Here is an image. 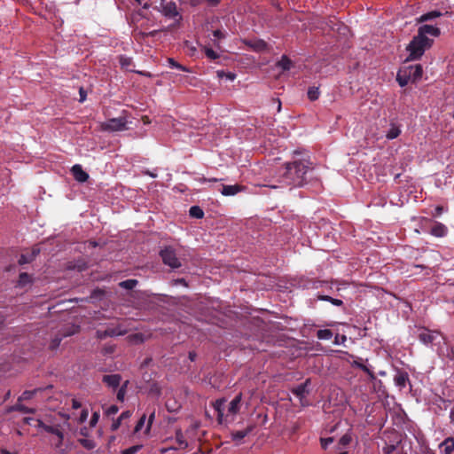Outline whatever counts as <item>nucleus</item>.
I'll return each mask as SVG.
<instances>
[{"mask_svg":"<svg viewBox=\"0 0 454 454\" xmlns=\"http://www.w3.org/2000/svg\"><path fill=\"white\" fill-rule=\"evenodd\" d=\"M71 406H72V409L77 410L82 407V403L79 400H77L75 398H72L71 399Z\"/></svg>","mask_w":454,"mask_h":454,"instance_id":"48","label":"nucleus"},{"mask_svg":"<svg viewBox=\"0 0 454 454\" xmlns=\"http://www.w3.org/2000/svg\"><path fill=\"white\" fill-rule=\"evenodd\" d=\"M246 187L240 184L223 185L221 193L223 196H234L239 192L245 191Z\"/></svg>","mask_w":454,"mask_h":454,"instance_id":"14","label":"nucleus"},{"mask_svg":"<svg viewBox=\"0 0 454 454\" xmlns=\"http://www.w3.org/2000/svg\"><path fill=\"white\" fill-rule=\"evenodd\" d=\"M352 365L355 366V367H357V368H360L362 369L364 372L369 373L372 375L370 370L364 364H362L361 362L357 361V360H355L353 363H352Z\"/></svg>","mask_w":454,"mask_h":454,"instance_id":"41","label":"nucleus"},{"mask_svg":"<svg viewBox=\"0 0 454 454\" xmlns=\"http://www.w3.org/2000/svg\"><path fill=\"white\" fill-rule=\"evenodd\" d=\"M154 416H155V411H153L151 412V414L149 415V419H148L147 425L145 427V434H148L150 432L151 427H152L153 419H154Z\"/></svg>","mask_w":454,"mask_h":454,"instance_id":"40","label":"nucleus"},{"mask_svg":"<svg viewBox=\"0 0 454 454\" xmlns=\"http://www.w3.org/2000/svg\"><path fill=\"white\" fill-rule=\"evenodd\" d=\"M450 421H451V423L454 425V409H452V410L450 411Z\"/></svg>","mask_w":454,"mask_h":454,"instance_id":"60","label":"nucleus"},{"mask_svg":"<svg viewBox=\"0 0 454 454\" xmlns=\"http://www.w3.org/2000/svg\"><path fill=\"white\" fill-rule=\"evenodd\" d=\"M119 408L116 405H111L107 410L106 411V414L107 416L114 415L118 412Z\"/></svg>","mask_w":454,"mask_h":454,"instance_id":"43","label":"nucleus"},{"mask_svg":"<svg viewBox=\"0 0 454 454\" xmlns=\"http://www.w3.org/2000/svg\"><path fill=\"white\" fill-rule=\"evenodd\" d=\"M131 416V412L129 411H123L121 416L119 417V419L121 420L122 419H129V417Z\"/></svg>","mask_w":454,"mask_h":454,"instance_id":"53","label":"nucleus"},{"mask_svg":"<svg viewBox=\"0 0 454 454\" xmlns=\"http://www.w3.org/2000/svg\"><path fill=\"white\" fill-rule=\"evenodd\" d=\"M213 35L216 38H223L224 37V34L221 30H218V29L215 30L213 32Z\"/></svg>","mask_w":454,"mask_h":454,"instance_id":"54","label":"nucleus"},{"mask_svg":"<svg viewBox=\"0 0 454 454\" xmlns=\"http://www.w3.org/2000/svg\"><path fill=\"white\" fill-rule=\"evenodd\" d=\"M440 449L444 454H451L454 450V439L452 437L446 438L440 444Z\"/></svg>","mask_w":454,"mask_h":454,"instance_id":"20","label":"nucleus"},{"mask_svg":"<svg viewBox=\"0 0 454 454\" xmlns=\"http://www.w3.org/2000/svg\"><path fill=\"white\" fill-rule=\"evenodd\" d=\"M38 253L39 250L34 248L30 254H21L18 261L19 264L23 265L31 262Z\"/></svg>","mask_w":454,"mask_h":454,"instance_id":"23","label":"nucleus"},{"mask_svg":"<svg viewBox=\"0 0 454 454\" xmlns=\"http://www.w3.org/2000/svg\"><path fill=\"white\" fill-rule=\"evenodd\" d=\"M129 340L130 342H143L144 338L142 333H135L129 336Z\"/></svg>","mask_w":454,"mask_h":454,"instance_id":"37","label":"nucleus"},{"mask_svg":"<svg viewBox=\"0 0 454 454\" xmlns=\"http://www.w3.org/2000/svg\"><path fill=\"white\" fill-rule=\"evenodd\" d=\"M395 445H387L383 450L386 454H390L395 450Z\"/></svg>","mask_w":454,"mask_h":454,"instance_id":"51","label":"nucleus"},{"mask_svg":"<svg viewBox=\"0 0 454 454\" xmlns=\"http://www.w3.org/2000/svg\"><path fill=\"white\" fill-rule=\"evenodd\" d=\"M114 351V348L112 347L110 348H106V353H112Z\"/></svg>","mask_w":454,"mask_h":454,"instance_id":"62","label":"nucleus"},{"mask_svg":"<svg viewBox=\"0 0 454 454\" xmlns=\"http://www.w3.org/2000/svg\"><path fill=\"white\" fill-rule=\"evenodd\" d=\"M333 442V439L332 437L322 438L321 439V446L323 449H326Z\"/></svg>","mask_w":454,"mask_h":454,"instance_id":"44","label":"nucleus"},{"mask_svg":"<svg viewBox=\"0 0 454 454\" xmlns=\"http://www.w3.org/2000/svg\"><path fill=\"white\" fill-rule=\"evenodd\" d=\"M346 340H347V337L345 335L337 334L334 338L333 342L336 345H340V344H344Z\"/></svg>","mask_w":454,"mask_h":454,"instance_id":"42","label":"nucleus"},{"mask_svg":"<svg viewBox=\"0 0 454 454\" xmlns=\"http://www.w3.org/2000/svg\"><path fill=\"white\" fill-rule=\"evenodd\" d=\"M252 431V427H248L244 430H239L232 433V439L234 441H241Z\"/></svg>","mask_w":454,"mask_h":454,"instance_id":"26","label":"nucleus"},{"mask_svg":"<svg viewBox=\"0 0 454 454\" xmlns=\"http://www.w3.org/2000/svg\"><path fill=\"white\" fill-rule=\"evenodd\" d=\"M60 341H61V338H55L54 340H52V341L51 343V348L54 349V348H58Z\"/></svg>","mask_w":454,"mask_h":454,"instance_id":"50","label":"nucleus"},{"mask_svg":"<svg viewBox=\"0 0 454 454\" xmlns=\"http://www.w3.org/2000/svg\"><path fill=\"white\" fill-rule=\"evenodd\" d=\"M176 446H175L174 448L176 450H183L188 446V443L185 441L184 434L180 430L176 431Z\"/></svg>","mask_w":454,"mask_h":454,"instance_id":"24","label":"nucleus"},{"mask_svg":"<svg viewBox=\"0 0 454 454\" xmlns=\"http://www.w3.org/2000/svg\"><path fill=\"white\" fill-rule=\"evenodd\" d=\"M217 75H218V77H223V75H225L226 78L231 80V81H233L236 78V75L234 74L228 73V74H225L223 71H218L217 72Z\"/></svg>","mask_w":454,"mask_h":454,"instance_id":"46","label":"nucleus"},{"mask_svg":"<svg viewBox=\"0 0 454 454\" xmlns=\"http://www.w3.org/2000/svg\"><path fill=\"white\" fill-rule=\"evenodd\" d=\"M418 35L422 37H427V35L436 37L440 35V29L432 25H423L419 27Z\"/></svg>","mask_w":454,"mask_h":454,"instance_id":"12","label":"nucleus"},{"mask_svg":"<svg viewBox=\"0 0 454 454\" xmlns=\"http://www.w3.org/2000/svg\"><path fill=\"white\" fill-rule=\"evenodd\" d=\"M405 69L407 70L408 74H410L411 82H416V81L419 80L422 76L423 70H422L421 65L418 64V65H414V66H409V67H405Z\"/></svg>","mask_w":454,"mask_h":454,"instance_id":"17","label":"nucleus"},{"mask_svg":"<svg viewBox=\"0 0 454 454\" xmlns=\"http://www.w3.org/2000/svg\"><path fill=\"white\" fill-rule=\"evenodd\" d=\"M319 299L322 300V301H330L332 304H333L335 306H340L343 303L341 300L332 298V297L327 296V295L319 296Z\"/></svg>","mask_w":454,"mask_h":454,"instance_id":"33","label":"nucleus"},{"mask_svg":"<svg viewBox=\"0 0 454 454\" xmlns=\"http://www.w3.org/2000/svg\"><path fill=\"white\" fill-rule=\"evenodd\" d=\"M319 96V91L317 88H310L308 91V97L310 100H316L317 99Z\"/></svg>","mask_w":454,"mask_h":454,"instance_id":"36","label":"nucleus"},{"mask_svg":"<svg viewBox=\"0 0 454 454\" xmlns=\"http://www.w3.org/2000/svg\"><path fill=\"white\" fill-rule=\"evenodd\" d=\"M130 62H131V59L129 58L121 57V59H120V64L121 65L122 67L128 68Z\"/></svg>","mask_w":454,"mask_h":454,"instance_id":"45","label":"nucleus"},{"mask_svg":"<svg viewBox=\"0 0 454 454\" xmlns=\"http://www.w3.org/2000/svg\"><path fill=\"white\" fill-rule=\"evenodd\" d=\"M99 417H100V415H99L98 411H94L92 413V416H91L90 420V427H96V425L98 422Z\"/></svg>","mask_w":454,"mask_h":454,"instance_id":"38","label":"nucleus"},{"mask_svg":"<svg viewBox=\"0 0 454 454\" xmlns=\"http://www.w3.org/2000/svg\"><path fill=\"white\" fill-rule=\"evenodd\" d=\"M189 356H190V359H191L192 361H193V360H194V358H195V354H193V353H192V352H191V353L189 354Z\"/></svg>","mask_w":454,"mask_h":454,"instance_id":"63","label":"nucleus"},{"mask_svg":"<svg viewBox=\"0 0 454 454\" xmlns=\"http://www.w3.org/2000/svg\"><path fill=\"white\" fill-rule=\"evenodd\" d=\"M145 420H146V415H145V414H144V415L139 419V420H138L137 424V425H136V427H135V433L139 432V431L143 428V427H144V425H145Z\"/></svg>","mask_w":454,"mask_h":454,"instance_id":"39","label":"nucleus"},{"mask_svg":"<svg viewBox=\"0 0 454 454\" xmlns=\"http://www.w3.org/2000/svg\"><path fill=\"white\" fill-rule=\"evenodd\" d=\"M160 12L164 16L169 19H175L178 16L176 5L172 1L165 2L162 0L160 4Z\"/></svg>","mask_w":454,"mask_h":454,"instance_id":"7","label":"nucleus"},{"mask_svg":"<svg viewBox=\"0 0 454 454\" xmlns=\"http://www.w3.org/2000/svg\"><path fill=\"white\" fill-rule=\"evenodd\" d=\"M395 386L404 388L409 382V375L406 372L398 370L394 377Z\"/></svg>","mask_w":454,"mask_h":454,"instance_id":"15","label":"nucleus"},{"mask_svg":"<svg viewBox=\"0 0 454 454\" xmlns=\"http://www.w3.org/2000/svg\"><path fill=\"white\" fill-rule=\"evenodd\" d=\"M317 337L319 340H330L333 337V333L328 329L318 330L317 333Z\"/></svg>","mask_w":454,"mask_h":454,"instance_id":"28","label":"nucleus"},{"mask_svg":"<svg viewBox=\"0 0 454 454\" xmlns=\"http://www.w3.org/2000/svg\"><path fill=\"white\" fill-rule=\"evenodd\" d=\"M396 81L398 82L399 85L401 87H404L406 86L410 82H411V76L410 74H408L407 70L405 69V67L402 68L399 70V72L397 73V76H396Z\"/></svg>","mask_w":454,"mask_h":454,"instance_id":"18","label":"nucleus"},{"mask_svg":"<svg viewBox=\"0 0 454 454\" xmlns=\"http://www.w3.org/2000/svg\"><path fill=\"white\" fill-rule=\"evenodd\" d=\"M126 395V390L124 387H120V389L117 392V399L121 402H123Z\"/></svg>","mask_w":454,"mask_h":454,"instance_id":"47","label":"nucleus"},{"mask_svg":"<svg viewBox=\"0 0 454 454\" xmlns=\"http://www.w3.org/2000/svg\"><path fill=\"white\" fill-rule=\"evenodd\" d=\"M246 45H247L251 50L256 52H263L268 51V44L265 41L262 39H255L250 41H244Z\"/></svg>","mask_w":454,"mask_h":454,"instance_id":"10","label":"nucleus"},{"mask_svg":"<svg viewBox=\"0 0 454 454\" xmlns=\"http://www.w3.org/2000/svg\"><path fill=\"white\" fill-rule=\"evenodd\" d=\"M121 420L120 419H118L116 421H114V422L113 423V425H112V429H113V430H116V429L120 427V425H121Z\"/></svg>","mask_w":454,"mask_h":454,"instance_id":"55","label":"nucleus"},{"mask_svg":"<svg viewBox=\"0 0 454 454\" xmlns=\"http://www.w3.org/2000/svg\"><path fill=\"white\" fill-rule=\"evenodd\" d=\"M204 52L210 59H216L219 58V54L209 47H204Z\"/></svg>","mask_w":454,"mask_h":454,"instance_id":"34","label":"nucleus"},{"mask_svg":"<svg viewBox=\"0 0 454 454\" xmlns=\"http://www.w3.org/2000/svg\"><path fill=\"white\" fill-rule=\"evenodd\" d=\"M33 395V393L32 392H29V391H25L22 395V398L23 399H28L30 398L31 396Z\"/></svg>","mask_w":454,"mask_h":454,"instance_id":"58","label":"nucleus"},{"mask_svg":"<svg viewBox=\"0 0 454 454\" xmlns=\"http://www.w3.org/2000/svg\"><path fill=\"white\" fill-rule=\"evenodd\" d=\"M439 336V332L423 329L419 333V340L425 345L432 344Z\"/></svg>","mask_w":454,"mask_h":454,"instance_id":"8","label":"nucleus"},{"mask_svg":"<svg viewBox=\"0 0 454 454\" xmlns=\"http://www.w3.org/2000/svg\"><path fill=\"white\" fill-rule=\"evenodd\" d=\"M141 448H142L141 445H134L128 449L123 450L121 454H136L140 450Z\"/></svg>","mask_w":454,"mask_h":454,"instance_id":"35","label":"nucleus"},{"mask_svg":"<svg viewBox=\"0 0 454 454\" xmlns=\"http://www.w3.org/2000/svg\"><path fill=\"white\" fill-rule=\"evenodd\" d=\"M84 446L89 449L93 448V445L90 442L85 443Z\"/></svg>","mask_w":454,"mask_h":454,"instance_id":"64","label":"nucleus"},{"mask_svg":"<svg viewBox=\"0 0 454 454\" xmlns=\"http://www.w3.org/2000/svg\"><path fill=\"white\" fill-rule=\"evenodd\" d=\"M209 4H211L212 5H216L220 0H207Z\"/></svg>","mask_w":454,"mask_h":454,"instance_id":"61","label":"nucleus"},{"mask_svg":"<svg viewBox=\"0 0 454 454\" xmlns=\"http://www.w3.org/2000/svg\"><path fill=\"white\" fill-rule=\"evenodd\" d=\"M79 330V327L78 326H75V325H73L72 326V330L71 331H67V332H65L63 333V336H70V335H73L75 333H77Z\"/></svg>","mask_w":454,"mask_h":454,"instance_id":"49","label":"nucleus"},{"mask_svg":"<svg viewBox=\"0 0 454 454\" xmlns=\"http://www.w3.org/2000/svg\"><path fill=\"white\" fill-rule=\"evenodd\" d=\"M168 63L169 67H172V68H177V69H179L181 71H184V72H190V70L186 67L177 63L172 58H168Z\"/></svg>","mask_w":454,"mask_h":454,"instance_id":"29","label":"nucleus"},{"mask_svg":"<svg viewBox=\"0 0 454 454\" xmlns=\"http://www.w3.org/2000/svg\"><path fill=\"white\" fill-rule=\"evenodd\" d=\"M401 134V128L396 123L391 122L388 130L386 133V137L388 140L398 137Z\"/></svg>","mask_w":454,"mask_h":454,"instance_id":"21","label":"nucleus"},{"mask_svg":"<svg viewBox=\"0 0 454 454\" xmlns=\"http://www.w3.org/2000/svg\"><path fill=\"white\" fill-rule=\"evenodd\" d=\"M291 65V60L286 56H282L281 59L278 62V66L283 70H289Z\"/></svg>","mask_w":454,"mask_h":454,"instance_id":"30","label":"nucleus"},{"mask_svg":"<svg viewBox=\"0 0 454 454\" xmlns=\"http://www.w3.org/2000/svg\"><path fill=\"white\" fill-rule=\"evenodd\" d=\"M137 285V280L128 279L120 283V286L125 289L131 290Z\"/></svg>","mask_w":454,"mask_h":454,"instance_id":"32","label":"nucleus"},{"mask_svg":"<svg viewBox=\"0 0 454 454\" xmlns=\"http://www.w3.org/2000/svg\"><path fill=\"white\" fill-rule=\"evenodd\" d=\"M190 215L196 218H202L204 215V213L200 207L193 206L190 208Z\"/></svg>","mask_w":454,"mask_h":454,"instance_id":"31","label":"nucleus"},{"mask_svg":"<svg viewBox=\"0 0 454 454\" xmlns=\"http://www.w3.org/2000/svg\"><path fill=\"white\" fill-rule=\"evenodd\" d=\"M219 180H220V179H217V178H208V179H207V178H205V177H200V178L198 179V181H199L200 183H201V184H203V183H205V182H207V181H208V182H218Z\"/></svg>","mask_w":454,"mask_h":454,"instance_id":"52","label":"nucleus"},{"mask_svg":"<svg viewBox=\"0 0 454 454\" xmlns=\"http://www.w3.org/2000/svg\"><path fill=\"white\" fill-rule=\"evenodd\" d=\"M160 256L163 262L172 269L180 268L182 265L180 260L176 257L175 250L170 247L162 249L160 251Z\"/></svg>","mask_w":454,"mask_h":454,"instance_id":"6","label":"nucleus"},{"mask_svg":"<svg viewBox=\"0 0 454 454\" xmlns=\"http://www.w3.org/2000/svg\"><path fill=\"white\" fill-rule=\"evenodd\" d=\"M15 409L25 411V412H32V410H27L23 405H20V404L16 405Z\"/></svg>","mask_w":454,"mask_h":454,"instance_id":"56","label":"nucleus"},{"mask_svg":"<svg viewBox=\"0 0 454 454\" xmlns=\"http://www.w3.org/2000/svg\"><path fill=\"white\" fill-rule=\"evenodd\" d=\"M33 281L32 277L26 272L20 273L18 280V286L24 287Z\"/></svg>","mask_w":454,"mask_h":454,"instance_id":"25","label":"nucleus"},{"mask_svg":"<svg viewBox=\"0 0 454 454\" xmlns=\"http://www.w3.org/2000/svg\"><path fill=\"white\" fill-rule=\"evenodd\" d=\"M88 415H89L88 410L82 409L79 415H76L74 412H73L71 416H67L66 420L72 418L77 423L82 424L87 420ZM67 425V421H65L62 425L61 424H52V423L48 424L42 420L38 421V427L43 428L47 433L54 434L57 437V442H55V445L57 447H59L62 444V442L64 440L65 427Z\"/></svg>","mask_w":454,"mask_h":454,"instance_id":"2","label":"nucleus"},{"mask_svg":"<svg viewBox=\"0 0 454 454\" xmlns=\"http://www.w3.org/2000/svg\"><path fill=\"white\" fill-rule=\"evenodd\" d=\"M121 376L119 374H111V375H105L103 378V381L111 387H117L120 385L121 382Z\"/></svg>","mask_w":454,"mask_h":454,"instance_id":"19","label":"nucleus"},{"mask_svg":"<svg viewBox=\"0 0 454 454\" xmlns=\"http://www.w3.org/2000/svg\"><path fill=\"white\" fill-rule=\"evenodd\" d=\"M101 129L105 131H122L128 129V121L125 117L110 119L101 123Z\"/></svg>","mask_w":454,"mask_h":454,"instance_id":"5","label":"nucleus"},{"mask_svg":"<svg viewBox=\"0 0 454 454\" xmlns=\"http://www.w3.org/2000/svg\"><path fill=\"white\" fill-rule=\"evenodd\" d=\"M127 332L128 330L126 328H123L121 325H120L117 327L107 328L104 333V336L124 335L127 333Z\"/></svg>","mask_w":454,"mask_h":454,"instance_id":"22","label":"nucleus"},{"mask_svg":"<svg viewBox=\"0 0 454 454\" xmlns=\"http://www.w3.org/2000/svg\"><path fill=\"white\" fill-rule=\"evenodd\" d=\"M351 442H352V433L349 430L346 434H344L340 438V440L338 442L336 448L338 450H340L339 454H348V451L346 450L349 446Z\"/></svg>","mask_w":454,"mask_h":454,"instance_id":"9","label":"nucleus"},{"mask_svg":"<svg viewBox=\"0 0 454 454\" xmlns=\"http://www.w3.org/2000/svg\"><path fill=\"white\" fill-rule=\"evenodd\" d=\"M310 168L311 162L308 160L286 163L280 182L284 185L301 186L305 184L306 175Z\"/></svg>","mask_w":454,"mask_h":454,"instance_id":"1","label":"nucleus"},{"mask_svg":"<svg viewBox=\"0 0 454 454\" xmlns=\"http://www.w3.org/2000/svg\"><path fill=\"white\" fill-rule=\"evenodd\" d=\"M71 172L74 176V178L80 182H86L89 178V175L82 169V166L79 164H75L72 167Z\"/></svg>","mask_w":454,"mask_h":454,"instance_id":"13","label":"nucleus"},{"mask_svg":"<svg viewBox=\"0 0 454 454\" xmlns=\"http://www.w3.org/2000/svg\"><path fill=\"white\" fill-rule=\"evenodd\" d=\"M80 95H81V99H80V101H81V102L84 101V100H85V97H86V96H85V94H84V92H83L82 89H81V90H80Z\"/></svg>","mask_w":454,"mask_h":454,"instance_id":"59","label":"nucleus"},{"mask_svg":"<svg viewBox=\"0 0 454 454\" xmlns=\"http://www.w3.org/2000/svg\"><path fill=\"white\" fill-rule=\"evenodd\" d=\"M430 233L437 238L445 237L448 233V228L442 223L435 222L430 230Z\"/></svg>","mask_w":454,"mask_h":454,"instance_id":"16","label":"nucleus"},{"mask_svg":"<svg viewBox=\"0 0 454 454\" xmlns=\"http://www.w3.org/2000/svg\"><path fill=\"white\" fill-rule=\"evenodd\" d=\"M440 16H441V12H440L433 11V12H429L427 13H425V14L421 15L418 19V21L419 22H424V21H427V20H433V19L440 17Z\"/></svg>","mask_w":454,"mask_h":454,"instance_id":"27","label":"nucleus"},{"mask_svg":"<svg viewBox=\"0 0 454 454\" xmlns=\"http://www.w3.org/2000/svg\"><path fill=\"white\" fill-rule=\"evenodd\" d=\"M434 211H435L434 214V215H437V216L440 215L442 213V207L437 206L435 207Z\"/></svg>","mask_w":454,"mask_h":454,"instance_id":"57","label":"nucleus"},{"mask_svg":"<svg viewBox=\"0 0 454 454\" xmlns=\"http://www.w3.org/2000/svg\"><path fill=\"white\" fill-rule=\"evenodd\" d=\"M310 384V380L308 379L305 380L304 383L297 386L295 388L293 389L294 395H295L297 397L300 398L301 405H305L303 403V398L309 394L308 387Z\"/></svg>","mask_w":454,"mask_h":454,"instance_id":"11","label":"nucleus"},{"mask_svg":"<svg viewBox=\"0 0 454 454\" xmlns=\"http://www.w3.org/2000/svg\"><path fill=\"white\" fill-rule=\"evenodd\" d=\"M433 44V40L428 37H422L419 35H415L411 43L407 45L406 51L409 55L407 61L419 59L425 51Z\"/></svg>","mask_w":454,"mask_h":454,"instance_id":"3","label":"nucleus"},{"mask_svg":"<svg viewBox=\"0 0 454 454\" xmlns=\"http://www.w3.org/2000/svg\"><path fill=\"white\" fill-rule=\"evenodd\" d=\"M241 399L242 394H239L234 397V399L229 404L226 415H224L223 413V406L225 400L218 399L214 403V409L217 413V419L219 423H223V421H225L229 416L233 418L239 412L240 409Z\"/></svg>","mask_w":454,"mask_h":454,"instance_id":"4","label":"nucleus"}]
</instances>
